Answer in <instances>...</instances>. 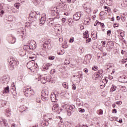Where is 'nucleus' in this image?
I'll use <instances>...</instances> for the list:
<instances>
[{"label":"nucleus","mask_w":127,"mask_h":127,"mask_svg":"<svg viewBox=\"0 0 127 127\" xmlns=\"http://www.w3.org/2000/svg\"><path fill=\"white\" fill-rule=\"evenodd\" d=\"M63 48H67L68 47V46L67 45V42H64V44L62 45Z\"/></svg>","instance_id":"c03bdc74"},{"label":"nucleus","mask_w":127,"mask_h":127,"mask_svg":"<svg viewBox=\"0 0 127 127\" xmlns=\"http://www.w3.org/2000/svg\"><path fill=\"white\" fill-rule=\"evenodd\" d=\"M83 8L84 10H86V9H88V8H91V4L89 3H85L82 5Z\"/></svg>","instance_id":"4be33fe9"},{"label":"nucleus","mask_w":127,"mask_h":127,"mask_svg":"<svg viewBox=\"0 0 127 127\" xmlns=\"http://www.w3.org/2000/svg\"><path fill=\"white\" fill-rule=\"evenodd\" d=\"M24 94L26 97H28V98H30L32 95H34V91L33 89H31L30 87L28 88L26 87L25 91L24 92Z\"/></svg>","instance_id":"20e7f679"},{"label":"nucleus","mask_w":127,"mask_h":127,"mask_svg":"<svg viewBox=\"0 0 127 127\" xmlns=\"http://www.w3.org/2000/svg\"><path fill=\"white\" fill-rule=\"evenodd\" d=\"M91 37L94 40H96L98 38L97 32H92L91 33Z\"/></svg>","instance_id":"b1692460"},{"label":"nucleus","mask_w":127,"mask_h":127,"mask_svg":"<svg viewBox=\"0 0 127 127\" xmlns=\"http://www.w3.org/2000/svg\"><path fill=\"white\" fill-rule=\"evenodd\" d=\"M0 123L1 126V127H9L6 120L2 118H0Z\"/></svg>","instance_id":"0eeeda50"},{"label":"nucleus","mask_w":127,"mask_h":127,"mask_svg":"<svg viewBox=\"0 0 127 127\" xmlns=\"http://www.w3.org/2000/svg\"><path fill=\"white\" fill-rule=\"evenodd\" d=\"M14 6H15L16 8H17V9H18V8H19V6H20V3H16L14 4Z\"/></svg>","instance_id":"37998d69"},{"label":"nucleus","mask_w":127,"mask_h":127,"mask_svg":"<svg viewBox=\"0 0 127 127\" xmlns=\"http://www.w3.org/2000/svg\"><path fill=\"white\" fill-rule=\"evenodd\" d=\"M101 43L103 47H106V42L105 41H102Z\"/></svg>","instance_id":"13d9d810"},{"label":"nucleus","mask_w":127,"mask_h":127,"mask_svg":"<svg viewBox=\"0 0 127 127\" xmlns=\"http://www.w3.org/2000/svg\"><path fill=\"white\" fill-rule=\"evenodd\" d=\"M15 41H16V39L15 38H13L11 42L12 44H13V43H15Z\"/></svg>","instance_id":"bf43d9fd"},{"label":"nucleus","mask_w":127,"mask_h":127,"mask_svg":"<svg viewBox=\"0 0 127 127\" xmlns=\"http://www.w3.org/2000/svg\"><path fill=\"white\" fill-rule=\"evenodd\" d=\"M49 20L50 24L52 25V24H54V23H57V20H58V19H57V17H55L54 18H50Z\"/></svg>","instance_id":"6ab92c4d"},{"label":"nucleus","mask_w":127,"mask_h":127,"mask_svg":"<svg viewBox=\"0 0 127 127\" xmlns=\"http://www.w3.org/2000/svg\"><path fill=\"white\" fill-rule=\"evenodd\" d=\"M58 6L59 8H61L63 10H66V9H67V5L63 2L60 3Z\"/></svg>","instance_id":"dca6fc26"},{"label":"nucleus","mask_w":127,"mask_h":127,"mask_svg":"<svg viewBox=\"0 0 127 127\" xmlns=\"http://www.w3.org/2000/svg\"><path fill=\"white\" fill-rule=\"evenodd\" d=\"M30 17H31V18H36V16H35V14L34 12H32L29 14Z\"/></svg>","instance_id":"4c0bfd02"},{"label":"nucleus","mask_w":127,"mask_h":127,"mask_svg":"<svg viewBox=\"0 0 127 127\" xmlns=\"http://www.w3.org/2000/svg\"><path fill=\"white\" fill-rule=\"evenodd\" d=\"M108 83V80L107 78H105V79H102L100 81V86L101 87V89H103L104 87L106 86V84Z\"/></svg>","instance_id":"ddd939ff"},{"label":"nucleus","mask_w":127,"mask_h":127,"mask_svg":"<svg viewBox=\"0 0 127 127\" xmlns=\"http://www.w3.org/2000/svg\"><path fill=\"white\" fill-rule=\"evenodd\" d=\"M49 93L47 90H44L41 93V99L43 101H48L49 97H48Z\"/></svg>","instance_id":"39448f33"},{"label":"nucleus","mask_w":127,"mask_h":127,"mask_svg":"<svg viewBox=\"0 0 127 127\" xmlns=\"http://www.w3.org/2000/svg\"><path fill=\"white\" fill-rule=\"evenodd\" d=\"M59 127H64V125H63V123H59L58 125Z\"/></svg>","instance_id":"680f3d73"},{"label":"nucleus","mask_w":127,"mask_h":127,"mask_svg":"<svg viewBox=\"0 0 127 127\" xmlns=\"http://www.w3.org/2000/svg\"><path fill=\"white\" fill-rule=\"evenodd\" d=\"M64 63L66 65H69V64H70V61H69V60H65Z\"/></svg>","instance_id":"4d7b16f0"},{"label":"nucleus","mask_w":127,"mask_h":127,"mask_svg":"<svg viewBox=\"0 0 127 127\" xmlns=\"http://www.w3.org/2000/svg\"><path fill=\"white\" fill-rule=\"evenodd\" d=\"M100 76H102V74L104 73V71L103 69H100V70L98 71L97 72Z\"/></svg>","instance_id":"3c124183"},{"label":"nucleus","mask_w":127,"mask_h":127,"mask_svg":"<svg viewBox=\"0 0 127 127\" xmlns=\"http://www.w3.org/2000/svg\"><path fill=\"white\" fill-rule=\"evenodd\" d=\"M39 79H40L41 82L42 84H45L47 80H46V75H41L39 76Z\"/></svg>","instance_id":"f3484780"},{"label":"nucleus","mask_w":127,"mask_h":127,"mask_svg":"<svg viewBox=\"0 0 127 127\" xmlns=\"http://www.w3.org/2000/svg\"><path fill=\"white\" fill-rule=\"evenodd\" d=\"M59 27L60 28L58 29V25H57L55 27V29H56V30H58V31H61V30H62V26L59 25Z\"/></svg>","instance_id":"c9c22d12"},{"label":"nucleus","mask_w":127,"mask_h":127,"mask_svg":"<svg viewBox=\"0 0 127 127\" xmlns=\"http://www.w3.org/2000/svg\"><path fill=\"white\" fill-rule=\"evenodd\" d=\"M111 30L107 31V35H108V36H110V35H111Z\"/></svg>","instance_id":"774afa93"},{"label":"nucleus","mask_w":127,"mask_h":127,"mask_svg":"<svg viewBox=\"0 0 127 127\" xmlns=\"http://www.w3.org/2000/svg\"><path fill=\"white\" fill-rule=\"evenodd\" d=\"M44 44H45V45H47V46H48H48H49V45L50 44V42H49V41H46Z\"/></svg>","instance_id":"864d4df0"},{"label":"nucleus","mask_w":127,"mask_h":127,"mask_svg":"<svg viewBox=\"0 0 127 127\" xmlns=\"http://www.w3.org/2000/svg\"><path fill=\"white\" fill-rule=\"evenodd\" d=\"M18 53L19 54V56H21V57H23V56H25L26 55V53L25 52V51L23 50H20L18 52Z\"/></svg>","instance_id":"393cba45"},{"label":"nucleus","mask_w":127,"mask_h":127,"mask_svg":"<svg viewBox=\"0 0 127 127\" xmlns=\"http://www.w3.org/2000/svg\"><path fill=\"white\" fill-rule=\"evenodd\" d=\"M91 40H92V39L89 38V37L87 38H86V43H89V42H91Z\"/></svg>","instance_id":"09e8293b"},{"label":"nucleus","mask_w":127,"mask_h":127,"mask_svg":"<svg viewBox=\"0 0 127 127\" xmlns=\"http://www.w3.org/2000/svg\"><path fill=\"white\" fill-rule=\"evenodd\" d=\"M93 77H95V80H97L99 78H101L102 77L98 72H96L94 74Z\"/></svg>","instance_id":"bb28decb"},{"label":"nucleus","mask_w":127,"mask_h":127,"mask_svg":"<svg viewBox=\"0 0 127 127\" xmlns=\"http://www.w3.org/2000/svg\"><path fill=\"white\" fill-rule=\"evenodd\" d=\"M27 67L33 72L35 71V69L37 68V64H35V62L34 60L29 62L27 64Z\"/></svg>","instance_id":"f03ea898"},{"label":"nucleus","mask_w":127,"mask_h":127,"mask_svg":"<svg viewBox=\"0 0 127 127\" xmlns=\"http://www.w3.org/2000/svg\"><path fill=\"white\" fill-rule=\"evenodd\" d=\"M122 6H123V7L127 6V1H126V0L124 1L123 3H122Z\"/></svg>","instance_id":"8fccbe9b"},{"label":"nucleus","mask_w":127,"mask_h":127,"mask_svg":"<svg viewBox=\"0 0 127 127\" xmlns=\"http://www.w3.org/2000/svg\"><path fill=\"white\" fill-rule=\"evenodd\" d=\"M9 68L10 70H13V69L15 68L16 64H17V61L13 58H10L9 60Z\"/></svg>","instance_id":"7ed1b4c3"},{"label":"nucleus","mask_w":127,"mask_h":127,"mask_svg":"<svg viewBox=\"0 0 127 127\" xmlns=\"http://www.w3.org/2000/svg\"><path fill=\"white\" fill-rule=\"evenodd\" d=\"M121 78L122 79V83H127V76H121Z\"/></svg>","instance_id":"cd10ccee"},{"label":"nucleus","mask_w":127,"mask_h":127,"mask_svg":"<svg viewBox=\"0 0 127 127\" xmlns=\"http://www.w3.org/2000/svg\"><path fill=\"white\" fill-rule=\"evenodd\" d=\"M74 37H71L69 41V43H73V42H74Z\"/></svg>","instance_id":"603ef678"},{"label":"nucleus","mask_w":127,"mask_h":127,"mask_svg":"<svg viewBox=\"0 0 127 127\" xmlns=\"http://www.w3.org/2000/svg\"><path fill=\"white\" fill-rule=\"evenodd\" d=\"M28 57L29 58V59H31L32 60H33L34 61V60H35L36 59V56L35 54H31V53H29V55H28Z\"/></svg>","instance_id":"a878e982"},{"label":"nucleus","mask_w":127,"mask_h":127,"mask_svg":"<svg viewBox=\"0 0 127 127\" xmlns=\"http://www.w3.org/2000/svg\"><path fill=\"white\" fill-rule=\"evenodd\" d=\"M116 90H117V87H116L115 85H112V87L110 89V92H115Z\"/></svg>","instance_id":"e433bc0d"},{"label":"nucleus","mask_w":127,"mask_h":127,"mask_svg":"<svg viewBox=\"0 0 127 127\" xmlns=\"http://www.w3.org/2000/svg\"><path fill=\"white\" fill-rule=\"evenodd\" d=\"M92 70H94V71H97V70H98V66L96 65H94L92 67Z\"/></svg>","instance_id":"5fc2aeb1"},{"label":"nucleus","mask_w":127,"mask_h":127,"mask_svg":"<svg viewBox=\"0 0 127 127\" xmlns=\"http://www.w3.org/2000/svg\"><path fill=\"white\" fill-rule=\"evenodd\" d=\"M105 13H106V12H105L104 11H101L100 13V16H103V15H105Z\"/></svg>","instance_id":"0e129e2a"},{"label":"nucleus","mask_w":127,"mask_h":127,"mask_svg":"<svg viewBox=\"0 0 127 127\" xmlns=\"http://www.w3.org/2000/svg\"><path fill=\"white\" fill-rule=\"evenodd\" d=\"M36 101L37 103H40V102H41L40 98H39V97L37 98L36 99Z\"/></svg>","instance_id":"69168bd1"},{"label":"nucleus","mask_w":127,"mask_h":127,"mask_svg":"<svg viewBox=\"0 0 127 127\" xmlns=\"http://www.w3.org/2000/svg\"><path fill=\"white\" fill-rule=\"evenodd\" d=\"M85 11H86V12H87V13H90L91 11H92V8H91V7L88 8V9H86Z\"/></svg>","instance_id":"49530a36"},{"label":"nucleus","mask_w":127,"mask_h":127,"mask_svg":"<svg viewBox=\"0 0 127 127\" xmlns=\"http://www.w3.org/2000/svg\"><path fill=\"white\" fill-rule=\"evenodd\" d=\"M19 35V39L20 40H23L24 39V37L25 36V32L23 31H18Z\"/></svg>","instance_id":"4468645a"},{"label":"nucleus","mask_w":127,"mask_h":127,"mask_svg":"<svg viewBox=\"0 0 127 127\" xmlns=\"http://www.w3.org/2000/svg\"><path fill=\"white\" fill-rule=\"evenodd\" d=\"M90 22H91V18H85L84 20V23L85 25H88V24H90Z\"/></svg>","instance_id":"5701e85b"},{"label":"nucleus","mask_w":127,"mask_h":127,"mask_svg":"<svg viewBox=\"0 0 127 127\" xmlns=\"http://www.w3.org/2000/svg\"><path fill=\"white\" fill-rule=\"evenodd\" d=\"M91 58L92 56H91V55H87L85 56L84 60L85 61H86V63H85V64H88V63L90 62Z\"/></svg>","instance_id":"aec40b11"},{"label":"nucleus","mask_w":127,"mask_h":127,"mask_svg":"<svg viewBox=\"0 0 127 127\" xmlns=\"http://www.w3.org/2000/svg\"><path fill=\"white\" fill-rule=\"evenodd\" d=\"M53 117L54 115L53 114H48L45 115V120H46V121L48 122V121H49V120H52V118H53Z\"/></svg>","instance_id":"a211bd4d"},{"label":"nucleus","mask_w":127,"mask_h":127,"mask_svg":"<svg viewBox=\"0 0 127 127\" xmlns=\"http://www.w3.org/2000/svg\"><path fill=\"white\" fill-rule=\"evenodd\" d=\"M79 113H85V110L82 109V108H80L79 109Z\"/></svg>","instance_id":"052dcab7"},{"label":"nucleus","mask_w":127,"mask_h":127,"mask_svg":"<svg viewBox=\"0 0 127 127\" xmlns=\"http://www.w3.org/2000/svg\"><path fill=\"white\" fill-rule=\"evenodd\" d=\"M73 23H74V21H73V19H72L71 18L68 19V24L69 26H72Z\"/></svg>","instance_id":"2f4dec72"},{"label":"nucleus","mask_w":127,"mask_h":127,"mask_svg":"<svg viewBox=\"0 0 127 127\" xmlns=\"http://www.w3.org/2000/svg\"><path fill=\"white\" fill-rule=\"evenodd\" d=\"M50 66H52V64H46L45 65V66H44L43 68L45 70H48V69H49V67H50Z\"/></svg>","instance_id":"7c9ffc66"},{"label":"nucleus","mask_w":127,"mask_h":127,"mask_svg":"<svg viewBox=\"0 0 127 127\" xmlns=\"http://www.w3.org/2000/svg\"><path fill=\"white\" fill-rule=\"evenodd\" d=\"M120 91H122V92H123L124 93H126V92L127 91V87L122 86L120 88Z\"/></svg>","instance_id":"72a5a7b5"},{"label":"nucleus","mask_w":127,"mask_h":127,"mask_svg":"<svg viewBox=\"0 0 127 127\" xmlns=\"http://www.w3.org/2000/svg\"><path fill=\"white\" fill-rule=\"evenodd\" d=\"M52 110L53 112L56 113L57 114H58V115L60 114V112H61L60 111V108H59V105L58 104L54 105L52 108Z\"/></svg>","instance_id":"9d476101"},{"label":"nucleus","mask_w":127,"mask_h":127,"mask_svg":"<svg viewBox=\"0 0 127 127\" xmlns=\"http://www.w3.org/2000/svg\"><path fill=\"white\" fill-rule=\"evenodd\" d=\"M45 21H46V14L43 13L41 16V18L40 19V24H43L45 23Z\"/></svg>","instance_id":"f8f14e48"},{"label":"nucleus","mask_w":127,"mask_h":127,"mask_svg":"<svg viewBox=\"0 0 127 127\" xmlns=\"http://www.w3.org/2000/svg\"><path fill=\"white\" fill-rule=\"evenodd\" d=\"M41 1V0H32V2L33 3H34V4H39Z\"/></svg>","instance_id":"f704fd0d"},{"label":"nucleus","mask_w":127,"mask_h":127,"mask_svg":"<svg viewBox=\"0 0 127 127\" xmlns=\"http://www.w3.org/2000/svg\"><path fill=\"white\" fill-rule=\"evenodd\" d=\"M23 48L26 51H30L36 48V42L34 40H30L28 42L27 45H24Z\"/></svg>","instance_id":"f257e3e1"},{"label":"nucleus","mask_w":127,"mask_h":127,"mask_svg":"<svg viewBox=\"0 0 127 127\" xmlns=\"http://www.w3.org/2000/svg\"><path fill=\"white\" fill-rule=\"evenodd\" d=\"M82 16V12H77L73 15V19L75 21H78Z\"/></svg>","instance_id":"9b49d317"},{"label":"nucleus","mask_w":127,"mask_h":127,"mask_svg":"<svg viewBox=\"0 0 127 127\" xmlns=\"http://www.w3.org/2000/svg\"><path fill=\"white\" fill-rule=\"evenodd\" d=\"M3 5H4L3 3H0V15L1 16H2L4 14V11H3V10H1L3 9Z\"/></svg>","instance_id":"412c9836"},{"label":"nucleus","mask_w":127,"mask_h":127,"mask_svg":"<svg viewBox=\"0 0 127 127\" xmlns=\"http://www.w3.org/2000/svg\"><path fill=\"white\" fill-rule=\"evenodd\" d=\"M106 2L108 5H112L113 4V0H106Z\"/></svg>","instance_id":"ea45409f"},{"label":"nucleus","mask_w":127,"mask_h":127,"mask_svg":"<svg viewBox=\"0 0 127 127\" xmlns=\"http://www.w3.org/2000/svg\"><path fill=\"white\" fill-rule=\"evenodd\" d=\"M72 90H76V85L75 84H72Z\"/></svg>","instance_id":"338daca9"},{"label":"nucleus","mask_w":127,"mask_h":127,"mask_svg":"<svg viewBox=\"0 0 127 127\" xmlns=\"http://www.w3.org/2000/svg\"><path fill=\"white\" fill-rule=\"evenodd\" d=\"M10 78L8 75H4L0 78V83L1 84H8Z\"/></svg>","instance_id":"423d86ee"},{"label":"nucleus","mask_w":127,"mask_h":127,"mask_svg":"<svg viewBox=\"0 0 127 127\" xmlns=\"http://www.w3.org/2000/svg\"><path fill=\"white\" fill-rule=\"evenodd\" d=\"M115 45V43L113 41L109 42L106 45V49L107 51H111Z\"/></svg>","instance_id":"6e6552de"},{"label":"nucleus","mask_w":127,"mask_h":127,"mask_svg":"<svg viewBox=\"0 0 127 127\" xmlns=\"http://www.w3.org/2000/svg\"><path fill=\"white\" fill-rule=\"evenodd\" d=\"M73 109H75V106L73 105H70L68 108V110H69V111H73Z\"/></svg>","instance_id":"a18cd8bd"},{"label":"nucleus","mask_w":127,"mask_h":127,"mask_svg":"<svg viewBox=\"0 0 127 127\" xmlns=\"http://www.w3.org/2000/svg\"><path fill=\"white\" fill-rule=\"evenodd\" d=\"M63 86L64 87L65 89H68V83L66 82H64L63 83Z\"/></svg>","instance_id":"79ce46f5"},{"label":"nucleus","mask_w":127,"mask_h":127,"mask_svg":"<svg viewBox=\"0 0 127 127\" xmlns=\"http://www.w3.org/2000/svg\"><path fill=\"white\" fill-rule=\"evenodd\" d=\"M11 114V111H10V110H9V109H7L5 110V115H6L7 117H10Z\"/></svg>","instance_id":"c85d7f7f"},{"label":"nucleus","mask_w":127,"mask_h":127,"mask_svg":"<svg viewBox=\"0 0 127 127\" xmlns=\"http://www.w3.org/2000/svg\"><path fill=\"white\" fill-rule=\"evenodd\" d=\"M15 93V86L14 87H12V88H11V93H12V94H13V93Z\"/></svg>","instance_id":"de8ad7c7"},{"label":"nucleus","mask_w":127,"mask_h":127,"mask_svg":"<svg viewBox=\"0 0 127 127\" xmlns=\"http://www.w3.org/2000/svg\"><path fill=\"white\" fill-rule=\"evenodd\" d=\"M9 87L7 86L4 88V90H3V94H7V93H9Z\"/></svg>","instance_id":"c756f323"},{"label":"nucleus","mask_w":127,"mask_h":127,"mask_svg":"<svg viewBox=\"0 0 127 127\" xmlns=\"http://www.w3.org/2000/svg\"><path fill=\"white\" fill-rule=\"evenodd\" d=\"M57 11V8L55 7L51 10V14L53 16H56L55 17H57V19H58L59 18V13Z\"/></svg>","instance_id":"1a4fd4ad"},{"label":"nucleus","mask_w":127,"mask_h":127,"mask_svg":"<svg viewBox=\"0 0 127 127\" xmlns=\"http://www.w3.org/2000/svg\"><path fill=\"white\" fill-rule=\"evenodd\" d=\"M83 37L84 38H87L89 37V34H88V31H85L83 33Z\"/></svg>","instance_id":"58836bf2"},{"label":"nucleus","mask_w":127,"mask_h":127,"mask_svg":"<svg viewBox=\"0 0 127 127\" xmlns=\"http://www.w3.org/2000/svg\"><path fill=\"white\" fill-rule=\"evenodd\" d=\"M32 25H33V23H30V22H26L25 23V27H30L32 26Z\"/></svg>","instance_id":"473e14b6"},{"label":"nucleus","mask_w":127,"mask_h":127,"mask_svg":"<svg viewBox=\"0 0 127 127\" xmlns=\"http://www.w3.org/2000/svg\"><path fill=\"white\" fill-rule=\"evenodd\" d=\"M55 57L53 56H50L49 57V60H54Z\"/></svg>","instance_id":"6e6d98bb"},{"label":"nucleus","mask_w":127,"mask_h":127,"mask_svg":"<svg viewBox=\"0 0 127 127\" xmlns=\"http://www.w3.org/2000/svg\"><path fill=\"white\" fill-rule=\"evenodd\" d=\"M57 99H58V94H56L55 93H52L51 95V100L52 102H56Z\"/></svg>","instance_id":"2eb2a0df"},{"label":"nucleus","mask_w":127,"mask_h":127,"mask_svg":"<svg viewBox=\"0 0 127 127\" xmlns=\"http://www.w3.org/2000/svg\"><path fill=\"white\" fill-rule=\"evenodd\" d=\"M54 73H55V70L54 69H51V70L50 71V74L53 75Z\"/></svg>","instance_id":"e2e57ef3"},{"label":"nucleus","mask_w":127,"mask_h":127,"mask_svg":"<svg viewBox=\"0 0 127 127\" xmlns=\"http://www.w3.org/2000/svg\"><path fill=\"white\" fill-rule=\"evenodd\" d=\"M46 79L47 82H50V81H51V75H48L46 76Z\"/></svg>","instance_id":"a19ab883"}]
</instances>
